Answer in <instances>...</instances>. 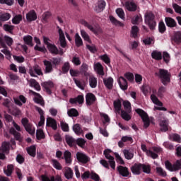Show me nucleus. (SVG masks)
Masks as SVG:
<instances>
[{"mask_svg": "<svg viewBox=\"0 0 181 181\" xmlns=\"http://www.w3.org/2000/svg\"><path fill=\"white\" fill-rule=\"evenodd\" d=\"M155 74L160 78V81L164 86H168V83H170V73L168 70L160 69Z\"/></svg>", "mask_w": 181, "mask_h": 181, "instance_id": "f257e3e1", "label": "nucleus"}, {"mask_svg": "<svg viewBox=\"0 0 181 181\" xmlns=\"http://www.w3.org/2000/svg\"><path fill=\"white\" fill-rule=\"evenodd\" d=\"M145 23L148 25L150 29L153 30L155 26H156V22L155 21V15L152 12H147L145 13Z\"/></svg>", "mask_w": 181, "mask_h": 181, "instance_id": "f03ea898", "label": "nucleus"}, {"mask_svg": "<svg viewBox=\"0 0 181 181\" xmlns=\"http://www.w3.org/2000/svg\"><path fill=\"white\" fill-rule=\"evenodd\" d=\"M29 74L31 77H37V76H43V72H42V68L39 65L35 64L33 66L29 67Z\"/></svg>", "mask_w": 181, "mask_h": 181, "instance_id": "7ed1b4c3", "label": "nucleus"}, {"mask_svg": "<svg viewBox=\"0 0 181 181\" xmlns=\"http://www.w3.org/2000/svg\"><path fill=\"white\" fill-rule=\"evenodd\" d=\"M111 150L106 149L104 151L103 154L105 155L106 159H108L109 163L110 165V168L112 169L115 170V160L113 156L111 154Z\"/></svg>", "mask_w": 181, "mask_h": 181, "instance_id": "20e7f679", "label": "nucleus"}, {"mask_svg": "<svg viewBox=\"0 0 181 181\" xmlns=\"http://www.w3.org/2000/svg\"><path fill=\"white\" fill-rule=\"evenodd\" d=\"M5 153H9V142L4 141L0 147V159L5 158Z\"/></svg>", "mask_w": 181, "mask_h": 181, "instance_id": "39448f33", "label": "nucleus"}, {"mask_svg": "<svg viewBox=\"0 0 181 181\" xmlns=\"http://www.w3.org/2000/svg\"><path fill=\"white\" fill-rule=\"evenodd\" d=\"M143 122H144V127L145 128H148L149 125L151 124H153V119L152 117H149L148 114H140L139 115Z\"/></svg>", "mask_w": 181, "mask_h": 181, "instance_id": "423d86ee", "label": "nucleus"}, {"mask_svg": "<svg viewBox=\"0 0 181 181\" xmlns=\"http://www.w3.org/2000/svg\"><path fill=\"white\" fill-rule=\"evenodd\" d=\"M159 125L162 132H166L169 129V120L165 117L160 119Z\"/></svg>", "mask_w": 181, "mask_h": 181, "instance_id": "0eeeda50", "label": "nucleus"}, {"mask_svg": "<svg viewBox=\"0 0 181 181\" xmlns=\"http://www.w3.org/2000/svg\"><path fill=\"white\" fill-rule=\"evenodd\" d=\"M49 52L52 53V54H60V56H63L64 54V52L63 51V49H59L56 45L51 44L49 47H47Z\"/></svg>", "mask_w": 181, "mask_h": 181, "instance_id": "6e6552de", "label": "nucleus"}, {"mask_svg": "<svg viewBox=\"0 0 181 181\" xmlns=\"http://www.w3.org/2000/svg\"><path fill=\"white\" fill-rule=\"evenodd\" d=\"M124 7L129 12H135L138 9V5L134 1H128L124 3Z\"/></svg>", "mask_w": 181, "mask_h": 181, "instance_id": "1a4fd4ad", "label": "nucleus"}, {"mask_svg": "<svg viewBox=\"0 0 181 181\" xmlns=\"http://www.w3.org/2000/svg\"><path fill=\"white\" fill-rule=\"evenodd\" d=\"M58 33L59 35V45L61 46V47H66V46H67V42H66V37H64V33L63 32V30H62V28L58 27Z\"/></svg>", "mask_w": 181, "mask_h": 181, "instance_id": "9d476101", "label": "nucleus"}, {"mask_svg": "<svg viewBox=\"0 0 181 181\" xmlns=\"http://www.w3.org/2000/svg\"><path fill=\"white\" fill-rule=\"evenodd\" d=\"M117 172H119V175L122 176L123 177H128L131 175V173L129 172V170H128V168L124 167L122 165H119L117 167Z\"/></svg>", "mask_w": 181, "mask_h": 181, "instance_id": "9b49d317", "label": "nucleus"}, {"mask_svg": "<svg viewBox=\"0 0 181 181\" xmlns=\"http://www.w3.org/2000/svg\"><path fill=\"white\" fill-rule=\"evenodd\" d=\"M103 84L107 90H112V88L114 87V78L112 77L103 78Z\"/></svg>", "mask_w": 181, "mask_h": 181, "instance_id": "f8f14e48", "label": "nucleus"}, {"mask_svg": "<svg viewBox=\"0 0 181 181\" xmlns=\"http://www.w3.org/2000/svg\"><path fill=\"white\" fill-rule=\"evenodd\" d=\"M30 93H31L32 94H33V95H35V98H34L35 103H37V104H40V105H45V102L43 101V98H42L40 94L32 90H30Z\"/></svg>", "mask_w": 181, "mask_h": 181, "instance_id": "ddd939ff", "label": "nucleus"}, {"mask_svg": "<svg viewBox=\"0 0 181 181\" xmlns=\"http://www.w3.org/2000/svg\"><path fill=\"white\" fill-rule=\"evenodd\" d=\"M76 158L78 162H81V163H87V162L90 160L88 156L81 152L76 153Z\"/></svg>", "mask_w": 181, "mask_h": 181, "instance_id": "4468645a", "label": "nucleus"}, {"mask_svg": "<svg viewBox=\"0 0 181 181\" xmlns=\"http://www.w3.org/2000/svg\"><path fill=\"white\" fill-rule=\"evenodd\" d=\"M131 170L134 175H141L142 172V164L135 163L131 167Z\"/></svg>", "mask_w": 181, "mask_h": 181, "instance_id": "2eb2a0df", "label": "nucleus"}, {"mask_svg": "<svg viewBox=\"0 0 181 181\" xmlns=\"http://www.w3.org/2000/svg\"><path fill=\"white\" fill-rule=\"evenodd\" d=\"M70 104H79L81 105L84 103V96L79 95L76 98L69 99Z\"/></svg>", "mask_w": 181, "mask_h": 181, "instance_id": "dca6fc26", "label": "nucleus"}, {"mask_svg": "<svg viewBox=\"0 0 181 181\" xmlns=\"http://www.w3.org/2000/svg\"><path fill=\"white\" fill-rule=\"evenodd\" d=\"M118 83L122 90L125 91L128 88V82H127V79L122 76H120L118 79Z\"/></svg>", "mask_w": 181, "mask_h": 181, "instance_id": "f3484780", "label": "nucleus"}, {"mask_svg": "<svg viewBox=\"0 0 181 181\" xmlns=\"http://www.w3.org/2000/svg\"><path fill=\"white\" fill-rule=\"evenodd\" d=\"M171 42H174L177 45L181 43V32L177 31L174 33L173 35L171 37Z\"/></svg>", "mask_w": 181, "mask_h": 181, "instance_id": "a211bd4d", "label": "nucleus"}, {"mask_svg": "<svg viewBox=\"0 0 181 181\" xmlns=\"http://www.w3.org/2000/svg\"><path fill=\"white\" fill-rule=\"evenodd\" d=\"M41 86L46 90L47 94H52V90H50V88H53V87L54 86L53 85V82L52 81L43 82L41 83Z\"/></svg>", "mask_w": 181, "mask_h": 181, "instance_id": "6ab92c4d", "label": "nucleus"}, {"mask_svg": "<svg viewBox=\"0 0 181 181\" xmlns=\"http://www.w3.org/2000/svg\"><path fill=\"white\" fill-rule=\"evenodd\" d=\"M95 95L93 93H88L86 96V101L87 105H92V104H94L95 103Z\"/></svg>", "mask_w": 181, "mask_h": 181, "instance_id": "aec40b11", "label": "nucleus"}, {"mask_svg": "<svg viewBox=\"0 0 181 181\" xmlns=\"http://www.w3.org/2000/svg\"><path fill=\"white\" fill-rule=\"evenodd\" d=\"M47 127H49L52 128L54 131H56V129H57V122H56V120L54 119L48 117L47 119Z\"/></svg>", "mask_w": 181, "mask_h": 181, "instance_id": "412c9836", "label": "nucleus"}, {"mask_svg": "<svg viewBox=\"0 0 181 181\" xmlns=\"http://www.w3.org/2000/svg\"><path fill=\"white\" fill-rule=\"evenodd\" d=\"M44 66H45V73H52L53 71V65L52 64V62L44 60L43 61Z\"/></svg>", "mask_w": 181, "mask_h": 181, "instance_id": "4be33fe9", "label": "nucleus"}, {"mask_svg": "<svg viewBox=\"0 0 181 181\" xmlns=\"http://www.w3.org/2000/svg\"><path fill=\"white\" fill-rule=\"evenodd\" d=\"M26 19L28 22H32L33 21H36L37 19V16L35 11H30L26 14Z\"/></svg>", "mask_w": 181, "mask_h": 181, "instance_id": "5701e85b", "label": "nucleus"}, {"mask_svg": "<svg viewBox=\"0 0 181 181\" xmlns=\"http://www.w3.org/2000/svg\"><path fill=\"white\" fill-rule=\"evenodd\" d=\"M88 71V65L87 64H82L80 68V73L83 74L85 77H88L90 76V73Z\"/></svg>", "mask_w": 181, "mask_h": 181, "instance_id": "b1692460", "label": "nucleus"}, {"mask_svg": "<svg viewBox=\"0 0 181 181\" xmlns=\"http://www.w3.org/2000/svg\"><path fill=\"white\" fill-rule=\"evenodd\" d=\"M81 23L86 28H88V29H89V30H90L91 32H93L95 34H97V33H98V32H100V30H97L94 29V27H93V25H90L87 21H86L84 20L81 21Z\"/></svg>", "mask_w": 181, "mask_h": 181, "instance_id": "393cba45", "label": "nucleus"}, {"mask_svg": "<svg viewBox=\"0 0 181 181\" xmlns=\"http://www.w3.org/2000/svg\"><path fill=\"white\" fill-rule=\"evenodd\" d=\"M13 100H14L15 104H16L17 105H19V107H22L21 102L23 103V104H25L26 103V98H25V96H23V95H21L19 96V99L17 98H14Z\"/></svg>", "mask_w": 181, "mask_h": 181, "instance_id": "a878e982", "label": "nucleus"}, {"mask_svg": "<svg viewBox=\"0 0 181 181\" xmlns=\"http://www.w3.org/2000/svg\"><path fill=\"white\" fill-rule=\"evenodd\" d=\"M95 71L99 74L100 76H104V68L103 65L100 63H97L94 66Z\"/></svg>", "mask_w": 181, "mask_h": 181, "instance_id": "bb28decb", "label": "nucleus"}, {"mask_svg": "<svg viewBox=\"0 0 181 181\" xmlns=\"http://www.w3.org/2000/svg\"><path fill=\"white\" fill-rule=\"evenodd\" d=\"M89 77V86L90 88H95L97 87V78L94 76H88Z\"/></svg>", "mask_w": 181, "mask_h": 181, "instance_id": "cd10ccee", "label": "nucleus"}, {"mask_svg": "<svg viewBox=\"0 0 181 181\" xmlns=\"http://www.w3.org/2000/svg\"><path fill=\"white\" fill-rule=\"evenodd\" d=\"M105 8V1L104 0H99L98 2V6H96V12H103Z\"/></svg>", "mask_w": 181, "mask_h": 181, "instance_id": "c85d7f7f", "label": "nucleus"}, {"mask_svg": "<svg viewBox=\"0 0 181 181\" xmlns=\"http://www.w3.org/2000/svg\"><path fill=\"white\" fill-rule=\"evenodd\" d=\"M73 131L76 135H81V134H84V132L79 124H76L73 126Z\"/></svg>", "mask_w": 181, "mask_h": 181, "instance_id": "c756f323", "label": "nucleus"}, {"mask_svg": "<svg viewBox=\"0 0 181 181\" xmlns=\"http://www.w3.org/2000/svg\"><path fill=\"white\" fill-rule=\"evenodd\" d=\"M165 23L168 28H175L176 26V21L170 17L165 18Z\"/></svg>", "mask_w": 181, "mask_h": 181, "instance_id": "7c9ffc66", "label": "nucleus"}, {"mask_svg": "<svg viewBox=\"0 0 181 181\" xmlns=\"http://www.w3.org/2000/svg\"><path fill=\"white\" fill-rule=\"evenodd\" d=\"M66 142L69 146H76V140L71 136H66Z\"/></svg>", "mask_w": 181, "mask_h": 181, "instance_id": "2f4dec72", "label": "nucleus"}, {"mask_svg": "<svg viewBox=\"0 0 181 181\" xmlns=\"http://www.w3.org/2000/svg\"><path fill=\"white\" fill-rule=\"evenodd\" d=\"M23 40L25 45H28V46H30L31 47H33V37L30 35H25L23 37Z\"/></svg>", "mask_w": 181, "mask_h": 181, "instance_id": "473e14b6", "label": "nucleus"}, {"mask_svg": "<svg viewBox=\"0 0 181 181\" xmlns=\"http://www.w3.org/2000/svg\"><path fill=\"white\" fill-rule=\"evenodd\" d=\"M113 105L115 111L118 113L121 111L122 103L119 99H117L113 102Z\"/></svg>", "mask_w": 181, "mask_h": 181, "instance_id": "72a5a7b5", "label": "nucleus"}, {"mask_svg": "<svg viewBox=\"0 0 181 181\" xmlns=\"http://www.w3.org/2000/svg\"><path fill=\"white\" fill-rule=\"evenodd\" d=\"M64 176L66 179H72L73 178V170L71 168L66 167L65 168Z\"/></svg>", "mask_w": 181, "mask_h": 181, "instance_id": "f704fd0d", "label": "nucleus"}, {"mask_svg": "<svg viewBox=\"0 0 181 181\" xmlns=\"http://www.w3.org/2000/svg\"><path fill=\"white\" fill-rule=\"evenodd\" d=\"M27 152L30 156L35 158V156H36V146H30L29 148H27Z\"/></svg>", "mask_w": 181, "mask_h": 181, "instance_id": "c9c22d12", "label": "nucleus"}, {"mask_svg": "<svg viewBox=\"0 0 181 181\" xmlns=\"http://www.w3.org/2000/svg\"><path fill=\"white\" fill-rule=\"evenodd\" d=\"M30 87H34V88H35L37 91H40V85L39 84V83H37V81H36V80L30 79Z\"/></svg>", "mask_w": 181, "mask_h": 181, "instance_id": "e433bc0d", "label": "nucleus"}, {"mask_svg": "<svg viewBox=\"0 0 181 181\" xmlns=\"http://www.w3.org/2000/svg\"><path fill=\"white\" fill-rule=\"evenodd\" d=\"M151 100H152L153 104H156V105H158V107H162L163 105L162 102H160L159 99H158V97H156V95H155L154 94H152L151 95Z\"/></svg>", "mask_w": 181, "mask_h": 181, "instance_id": "4c0bfd02", "label": "nucleus"}, {"mask_svg": "<svg viewBox=\"0 0 181 181\" xmlns=\"http://www.w3.org/2000/svg\"><path fill=\"white\" fill-rule=\"evenodd\" d=\"M13 168L15 166L12 164H9L7 165V169L4 170V173L6 175V176H11L13 172Z\"/></svg>", "mask_w": 181, "mask_h": 181, "instance_id": "58836bf2", "label": "nucleus"}, {"mask_svg": "<svg viewBox=\"0 0 181 181\" xmlns=\"http://www.w3.org/2000/svg\"><path fill=\"white\" fill-rule=\"evenodd\" d=\"M152 59L155 60H162V53L158 51H153L151 53Z\"/></svg>", "mask_w": 181, "mask_h": 181, "instance_id": "ea45409f", "label": "nucleus"}, {"mask_svg": "<svg viewBox=\"0 0 181 181\" xmlns=\"http://www.w3.org/2000/svg\"><path fill=\"white\" fill-rule=\"evenodd\" d=\"M75 43L77 47H80V46H83V40L81 37L78 35V33H76L75 35Z\"/></svg>", "mask_w": 181, "mask_h": 181, "instance_id": "a19ab883", "label": "nucleus"}, {"mask_svg": "<svg viewBox=\"0 0 181 181\" xmlns=\"http://www.w3.org/2000/svg\"><path fill=\"white\" fill-rule=\"evenodd\" d=\"M9 19H11V14L9 13H0V21L6 22V21H9Z\"/></svg>", "mask_w": 181, "mask_h": 181, "instance_id": "79ce46f5", "label": "nucleus"}, {"mask_svg": "<svg viewBox=\"0 0 181 181\" xmlns=\"http://www.w3.org/2000/svg\"><path fill=\"white\" fill-rule=\"evenodd\" d=\"M74 81L78 88H81V90H84L86 87V82L84 81H80L76 78H74Z\"/></svg>", "mask_w": 181, "mask_h": 181, "instance_id": "37998d69", "label": "nucleus"}, {"mask_svg": "<svg viewBox=\"0 0 181 181\" xmlns=\"http://www.w3.org/2000/svg\"><path fill=\"white\" fill-rule=\"evenodd\" d=\"M138 32H139V28H138V26L134 25L132 27V37L134 39H136L138 37Z\"/></svg>", "mask_w": 181, "mask_h": 181, "instance_id": "c03bdc74", "label": "nucleus"}, {"mask_svg": "<svg viewBox=\"0 0 181 181\" xmlns=\"http://www.w3.org/2000/svg\"><path fill=\"white\" fill-rule=\"evenodd\" d=\"M25 129L27 131V132H28V134H30V135H33L36 131L33 125L31 124L25 126Z\"/></svg>", "mask_w": 181, "mask_h": 181, "instance_id": "a18cd8bd", "label": "nucleus"}, {"mask_svg": "<svg viewBox=\"0 0 181 181\" xmlns=\"http://www.w3.org/2000/svg\"><path fill=\"white\" fill-rule=\"evenodd\" d=\"M109 18H110V22H112V23L113 25H115L116 26H121V27L124 26V24L121 22L118 21V20H116V18H114V16H110L109 17Z\"/></svg>", "mask_w": 181, "mask_h": 181, "instance_id": "49530a36", "label": "nucleus"}, {"mask_svg": "<svg viewBox=\"0 0 181 181\" xmlns=\"http://www.w3.org/2000/svg\"><path fill=\"white\" fill-rule=\"evenodd\" d=\"M64 156L66 163H71V153H70L69 151H66L64 153Z\"/></svg>", "mask_w": 181, "mask_h": 181, "instance_id": "de8ad7c7", "label": "nucleus"}, {"mask_svg": "<svg viewBox=\"0 0 181 181\" xmlns=\"http://www.w3.org/2000/svg\"><path fill=\"white\" fill-rule=\"evenodd\" d=\"M10 132L14 136L15 139L21 141V133L16 132L14 128H11Z\"/></svg>", "mask_w": 181, "mask_h": 181, "instance_id": "09e8293b", "label": "nucleus"}, {"mask_svg": "<svg viewBox=\"0 0 181 181\" xmlns=\"http://www.w3.org/2000/svg\"><path fill=\"white\" fill-rule=\"evenodd\" d=\"M36 136L38 140L45 139V132H43L42 129H37Z\"/></svg>", "mask_w": 181, "mask_h": 181, "instance_id": "8fccbe9b", "label": "nucleus"}, {"mask_svg": "<svg viewBox=\"0 0 181 181\" xmlns=\"http://www.w3.org/2000/svg\"><path fill=\"white\" fill-rule=\"evenodd\" d=\"M166 93V88L164 86H161L158 88L157 92L158 97H160V98H163V94Z\"/></svg>", "mask_w": 181, "mask_h": 181, "instance_id": "3c124183", "label": "nucleus"}, {"mask_svg": "<svg viewBox=\"0 0 181 181\" xmlns=\"http://www.w3.org/2000/svg\"><path fill=\"white\" fill-rule=\"evenodd\" d=\"M123 153L126 159L131 160L132 158H134V153L128 150H124Z\"/></svg>", "mask_w": 181, "mask_h": 181, "instance_id": "603ef678", "label": "nucleus"}, {"mask_svg": "<svg viewBox=\"0 0 181 181\" xmlns=\"http://www.w3.org/2000/svg\"><path fill=\"white\" fill-rule=\"evenodd\" d=\"M86 142L87 141L83 138H78L76 139V145H78V146H80V148H84V146H86Z\"/></svg>", "mask_w": 181, "mask_h": 181, "instance_id": "864d4df0", "label": "nucleus"}, {"mask_svg": "<svg viewBox=\"0 0 181 181\" xmlns=\"http://www.w3.org/2000/svg\"><path fill=\"white\" fill-rule=\"evenodd\" d=\"M81 35L83 39H84V40H86V42H88V43H91V40H90V36H88V34H87L84 30H81Z\"/></svg>", "mask_w": 181, "mask_h": 181, "instance_id": "5fc2aeb1", "label": "nucleus"}, {"mask_svg": "<svg viewBox=\"0 0 181 181\" xmlns=\"http://www.w3.org/2000/svg\"><path fill=\"white\" fill-rule=\"evenodd\" d=\"M123 107L126 111V112H131V103L129 101H124L123 102Z\"/></svg>", "mask_w": 181, "mask_h": 181, "instance_id": "6e6d98bb", "label": "nucleus"}, {"mask_svg": "<svg viewBox=\"0 0 181 181\" xmlns=\"http://www.w3.org/2000/svg\"><path fill=\"white\" fill-rule=\"evenodd\" d=\"M21 21H22V15H17L12 19V23L14 25H19V23H21Z\"/></svg>", "mask_w": 181, "mask_h": 181, "instance_id": "4d7b16f0", "label": "nucleus"}, {"mask_svg": "<svg viewBox=\"0 0 181 181\" xmlns=\"http://www.w3.org/2000/svg\"><path fill=\"white\" fill-rule=\"evenodd\" d=\"M156 173L158 175H159V176H162L163 177H166V171H165V170L160 167L156 168Z\"/></svg>", "mask_w": 181, "mask_h": 181, "instance_id": "13d9d810", "label": "nucleus"}, {"mask_svg": "<svg viewBox=\"0 0 181 181\" xmlns=\"http://www.w3.org/2000/svg\"><path fill=\"white\" fill-rule=\"evenodd\" d=\"M116 13L120 18L121 19H124L125 18V13L124 12V10L122 8H117L116 10Z\"/></svg>", "mask_w": 181, "mask_h": 181, "instance_id": "bf43d9fd", "label": "nucleus"}, {"mask_svg": "<svg viewBox=\"0 0 181 181\" xmlns=\"http://www.w3.org/2000/svg\"><path fill=\"white\" fill-rule=\"evenodd\" d=\"M4 49L1 50L7 57V59H11V52L8 49V47H2Z\"/></svg>", "mask_w": 181, "mask_h": 181, "instance_id": "052dcab7", "label": "nucleus"}, {"mask_svg": "<svg viewBox=\"0 0 181 181\" xmlns=\"http://www.w3.org/2000/svg\"><path fill=\"white\" fill-rule=\"evenodd\" d=\"M141 166H142L141 170H143L144 173H148V174L151 173V165L141 164Z\"/></svg>", "mask_w": 181, "mask_h": 181, "instance_id": "680f3d73", "label": "nucleus"}, {"mask_svg": "<svg viewBox=\"0 0 181 181\" xmlns=\"http://www.w3.org/2000/svg\"><path fill=\"white\" fill-rule=\"evenodd\" d=\"M52 163L55 169H57L58 170H62V165H60V163H59L57 160H52Z\"/></svg>", "mask_w": 181, "mask_h": 181, "instance_id": "e2e57ef3", "label": "nucleus"}, {"mask_svg": "<svg viewBox=\"0 0 181 181\" xmlns=\"http://www.w3.org/2000/svg\"><path fill=\"white\" fill-rule=\"evenodd\" d=\"M4 39L8 46H12V44L13 43L12 37L6 35Z\"/></svg>", "mask_w": 181, "mask_h": 181, "instance_id": "0e129e2a", "label": "nucleus"}, {"mask_svg": "<svg viewBox=\"0 0 181 181\" xmlns=\"http://www.w3.org/2000/svg\"><path fill=\"white\" fill-rule=\"evenodd\" d=\"M52 16V13L49 11H46L42 14V21L44 22H47V19H49Z\"/></svg>", "mask_w": 181, "mask_h": 181, "instance_id": "69168bd1", "label": "nucleus"}, {"mask_svg": "<svg viewBox=\"0 0 181 181\" xmlns=\"http://www.w3.org/2000/svg\"><path fill=\"white\" fill-rule=\"evenodd\" d=\"M170 138L173 139V141H174L175 142H178V144H180V141H181V139H180V136H179L178 134H172L170 136Z\"/></svg>", "mask_w": 181, "mask_h": 181, "instance_id": "338daca9", "label": "nucleus"}, {"mask_svg": "<svg viewBox=\"0 0 181 181\" xmlns=\"http://www.w3.org/2000/svg\"><path fill=\"white\" fill-rule=\"evenodd\" d=\"M41 179H42V181H54V176H52L51 177H49L46 175H42Z\"/></svg>", "mask_w": 181, "mask_h": 181, "instance_id": "774afa93", "label": "nucleus"}]
</instances>
